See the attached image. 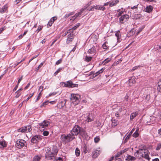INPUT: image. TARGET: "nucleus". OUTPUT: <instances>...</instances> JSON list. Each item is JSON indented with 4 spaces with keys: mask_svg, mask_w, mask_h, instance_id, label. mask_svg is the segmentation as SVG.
Listing matches in <instances>:
<instances>
[{
    "mask_svg": "<svg viewBox=\"0 0 161 161\" xmlns=\"http://www.w3.org/2000/svg\"><path fill=\"white\" fill-rule=\"evenodd\" d=\"M46 153L45 156L47 160L53 159L55 158L58 151V150L57 147L53 146L51 149L49 147H47L45 149Z\"/></svg>",
    "mask_w": 161,
    "mask_h": 161,
    "instance_id": "1",
    "label": "nucleus"
},
{
    "mask_svg": "<svg viewBox=\"0 0 161 161\" xmlns=\"http://www.w3.org/2000/svg\"><path fill=\"white\" fill-rule=\"evenodd\" d=\"M150 153L148 150L145 149H139L134 153V155L136 157L141 158V157L145 158L149 161L150 158L149 157Z\"/></svg>",
    "mask_w": 161,
    "mask_h": 161,
    "instance_id": "2",
    "label": "nucleus"
},
{
    "mask_svg": "<svg viewBox=\"0 0 161 161\" xmlns=\"http://www.w3.org/2000/svg\"><path fill=\"white\" fill-rule=\"evenodd\" d=\"M75 138L74 136L72 135L71 134H69L66 135L64 134L62 135L60 137L62 141L65 143L70 142Z\"/></svg>",
    "mask_w": 161,
    "mask_h": 161,
    "instance_id": "3",
    "label": "nucleus"
},
{
    "mask_svg": "<svg viewBox=\"0 0 161 161\" xmlns=\"http://www.w3.org/2000/svg\"><path fill=\"white\" fill-rule=\"evenodd\" d=\"M80 96L78 94H71L70 97L71 101L75 105L78 104L80 101Z\"/></svg>",
    "mask_w": 161,
    "mask_h": 161,
    "instance_id": "4",
    "label": "nucleus"
},
{
    "mask_svg": "<svg viewBox=\"0 0 161 161\" xmlns=\"http://www.w3.org/2000/svg\"><path fill=\"white\" fill-rule=\"evenodd\" d=\"M81 128L77 125H75L70 131V133L73 136L78 135L81 130Z\"/></svg>",
    "mask_w": 161,
    "mask_h": 161,
    "instance_id": "5",
    "label": "nucleus"
},
{
    "mask_svg": "<svg viewBox=\"0 0 161 161\" xmlns=\"http://www.w3.org/2000/svg\"><path fill=\"white\" fill-rule=\"evenodd\" d=\"M49 122L48 121L45 120L42 123L38 124L37 125L38 127L41 131H43L48 126Z\"/></svg>",
    "mask_w": 161,
    "mask_h": 161,
    "instance_id": "6",
    "label": "nucleus"
},
{
    "mask_svg": "<svg viewBox=\"0 0 161 161\" xmlns=\"http://www.w3.org/2000/svg\"><path fill=\"white\" fill-rule=\"evenodd\" d=\"M91 3H88L85 6L82 8L80 9V12L76 14L73 16L72 17V19H70L73 20H74L78 16L81 15L83 11L86 10V9L87 8L91 5Z\"/></svg>",
    "mask_w": 161,
    "mask_h": 161,
    "instance_id": "7",
    "label": "nucleus"
},
{
    "mask_svg": "<svg viewBox=\"0 0 161 161\" xmlns=\"http://www.w3.org/2000/svg\"><path fill=\"white\" fill-rule=\"evenodd\" d=\"M26 144V142L24 140L19 139L16 142L15 146L17 148L20 149L25 146Z\"/></svg>",
    "mask_w": 161,
    "mask_h": 161,
    "instance_id": "8",
    "label": "nucleus"
},
{
    "mask_svg": "<svg viewBox=\"0 0 161 161\" xmlns=\"http://www.w3.org/2000/svg\"><path fill=\"white\" fill-rule=\"evenodd\" d=\"M63 83L64 86L68 87H77L78 86V84L73 83L71 81H68L66 83L64 82Z\"/></svg>",
    "mask_w": 161,
    "mask_h": 161,
    "instance_id": "9",
    "label": "nucleus"
},
{
    "mask_svg": "<svg viewBox=\"0 0 161 161\" xmlns=\"http://www.w3.org/2000/svg\"><path fill=\"white\" fill-rule=\"evenodd\" d=\"M84 115L86 119V121L87 122H91L94 120V117L92 114L87 113Z\"/></svg>",
    "mask_w": 161,
    "mask_h": 161,
    "instance_id": "10",
    "label": "nucleus"
},
{
    "mask_svg": "<svg viewBox=\"0 0 161 161\" xmlns=\"http://www.w3.org/2000/svg\"><path fill=\"white\" fill-rule=\"evenodd\" d=\"M129 18V15L127 14H124L119 18L120 23H123L127 21Z\"/></svg>",
    "mask_w": 161,
    "mask_h": 161,
    "instance_id": "11",
    "label": "nucleus"
},
{
    "mask_svg": "<svg viewBox=\"0 0 161 161\" xmlns=\"http://www.w3.org/2000/svg\"><path fill=\"white\" fill-rule=\"evenodd\" d=\"M42 139V137L40 135H36L34 136L31 139V142L33 143L37 144Z\"/></svg>",
    "mask_w": 161,
    "mask_h": 161,
    "instance_id": "12",
    "label": "nucleus"
},
{
    "mask_svg": "<svg viewBox=\"0 0 161 161\" xmlns=\"http://www.w3.org/2000/svg\"><path fill=\"white\" fill-rule=\"evenodd\" d=\"M66 102V100L65 99L60 100L57 104L58 107L60 109L62 108L65 106Z\"/></svg>",
    "mask_w": 161,
    "mask_h": 161,
    "instance_id": "13",
    "label": "nucleus"
},
{
    "mask_svg": "<svg viewBox=\"0 0 161 161\" xmlns=\"http://www.w3.org/2000/svg\"><path fill=\"white\" fill-rule=\"evenodd\" d=\"M101 151L98 150H94L92 153V157L93 158H97L101 153Z\"/></svg>",
    "mask_w": 161,
    "mask_h": 161,
    "instance_id": "14",
    "label": "nucleus"
},
{
    "mask_svg": "<svg viewBox=\"0 0 161 161\" xmlns=\"http://www.w3.org/2000/svg\"><path fill=\"white\" fill-rule=\"evenodd\" d=\"M153 9V7L151 5H149L147 6L144 10L145 12L148 13H151Z\"/></svg>",
    "mask_w": 161,
    "mask_h": 161,
    "instance_id": "15",
    "label": "nucleus"
},
{
    "mask_svg": "<svg viewBox=\"0 0 161 161\" xmlns=\"http://www.w3.org/2000/svg\"><path fill=\"white\" fill-rule=\"evenodd\" d=\"M57 17H56L54 16L52 18H51L49 21L48 22V23L47 24V25L49 26H51L52 25V24L57 19Z\"/></svg>",
    "mask_w": 161,
    "mask_h": 161,
    "instance_id": "16",
    "label": "nucleus"
},
{
    "mask_svg": "<svg viewBox=\"0 0 161 161\" xmlns=\"http://www.w3.org/2000/svg\"><path fill=\"white\" fill-rule=\"evenodd\" d=\"M135 77L134 76H132L129 80V83L130 86H131V84H134L136 82Z\"/></svg>",
    "mask_w": 161,
    "mask_h": 161,
    "instance_id": "17",
    "label": "nucleus"
},
{
    "mask_svg": "<svg viewBox=\"0 0 161 161\" xmlns=\"http://www.w3.org/2000/svg\"><path fill=\"white\" fill-rule=\"evenodd\" d=\"M119 2L118 0H113L109 2V6L111 7L115 5Z\"/></svg>",
    "mask_w": 161,
    "mask_h": 161,
    "instance_id": "18",
    "label": "nucleus"
},
{
    "mask_svg": "<svg viewBox=\"0 0 161 161\" xmlns=\"http://www.w3.org/2000/svg\"><path fill=\"white\" fill-rule=\"evenodd\" d=\"M92 46V47L88 50V53L90 54L94 53L96 51L95 47L93 45Z\"/></svg>",
    "mask_w": 161,
    "mask_h": 161,
    "instance_id": "19",
    "label": "nucleus"
},
{
    "mask_svg": "<svg viewBox=\"0 0 161 161\" xmlns=\"http://www.w3.org/2000/svg\"><path fill=\"white\" fill-rule=\"evenodd\" d=\"M115 35L117 37L118 42H119L121 37V34L120 31H116L115 33Z\"/></svg>",
    "mask_w": 161,
    "mask_h": 161,
    "instance_id": "20",
    "label": "nucleus"
},
{
    "mask_svg": "<svg viewBox=\"0 0 161 161\" xmlns=\"http://www.w3.org/2000/svg\"><path fill=\"white\" fill-rule=\"evenodd\" d=\"M95 9L97 10L103 11L105 8L103 6L98 5L95 6Z\"/></svg>",
    "mask_w": 161,
    "mask_h": 161,
    "instance_id": "21",
    "label": "nucleus"
},
{
    "mask_svg": "<svg viewBox=\"0 0 161 161\" xmlns=\"http://www.w3.org/2000/svg\"><path fill=\"white\" fill-rule=\"evenodd\" d=\"M8 9V6L7 5H5L3 6L2 8L0 9V13H4Z\"/></svg>",
    "mask_w": 161,
    "mask_h": 161,
    "instance_id": "22",
    "label": "nucleus"
},
{
    "mask_svg": "<svg viewBox=\"0 0 161 161\" xmlns=\"http://www.w3.org/2000/svg\"><path fill=\"white\" fill-rule=\"evenodd\" d=\"M138 114V112L136 111L133 112L130 115V120H132Z\"/></svg>",
    "mask_w": 161,
    "mask_h": 161,
    "instance_id": "23",
    "label": "nucleus"
},
{
    "mask_svg": "<svg viewBox=\"0 0 161 161\" xmlns=\"http://www.w3.org/2000/svg\"><path fill=\"white\" fill-rule=\"evenodd\" d=\"M112 126L113 127H115L118 124V120H116L115 119H112Z\"/></svg>",
    "mask_w": 161,
    "mask_h": 161,
    "instance_id": "24",
    "label": "nucleus"
},
{
    "mask_svg": "<svg viewBox=\"0 0 161 161\" xmlns=\"http://www.w3.org/2000/svg\"><path fill=\"white\" fill-rule=\"evenodd\" d=\"M157 90L160 92H161V79L160 80L158 83Z\"/></svg>",
    "mask_w": 161,
    "mask_h": 161,
    "instance_id": "25",
    "label": "nucleus"
},
{
    "mask_svg": "<svg viewBox=\"0 0 161 161\" xmlns=\"http://www.w3.org/2000/svg\"><path fill=\"white\" fill-rule=\"evenodd\" d=\"M7 144L5 141L0 142V147L1 148H3L4 147H6Z\"/></svg>",
    "mask_w": 161,
    "mask_h": 161,
    "instance_id": "26",
    "label": "nucleus"
},
{
    "mask_svg": "<svg viewBox=\"0 0 161 161\" xmlns=\"http://www.w3.org/2000/svg\"><path fill=\"white\" fill-rule=\"evenodd\" d=\"M26 130L25 127L24 126L18 129V132H21L22 133L26 132L27 131Z\"/></svg>",
    "mask_w": 161,
    "mask_h": 161,
    "instance_id": "27",
    "label": "nucleus"
},
{
    "mask_svg": "<svg viewBox=\"0 0 161 161\" xmlns=\"http://www.w3.org/2000/svg\"><path fill=\"white\" fill-rule=\"evenodd\" d=\"M125 159L128 161H134L136 159V158L132 156L128 155L127 158Z\"/></svg>",
    "mask_w": 161,
    "mask_h": 161,
    "instance_id": "28",
    "label": "nucleus"
},
{
    "mask_svg": "<svg viewBox=\"0 0 161 161\" xmlns=\"http://www.w3.org/2000/svg\"><path fill=\"white\" fill-rule=\"evenodd\" d=\"M41 158L40 156L38 155L35 156L33 158V161H39Z\"/></svg>",
    "mask_w": 161,
    "mask_h": 161,
    "instance_id": "29",
    "label": "nucleus"
},
{
    "mask_svg": "<svg viewBox=\"0 0 161 161\" xmlns=\"http://www.w3.org/2000/svg\"><path fill=\"white\" fill-rule=\"evenodd\" d=\"M139 128H137L136 131L133 134V136L135 138H136L139 136V134L138 133Z\"/></svg>",
    "mask_w": 161,
    "mask_h": 161,
    "instance_id": "30",
    "label": "nucleus"
},
{
    "mask_svg": "<svg viewBox=\"0 0 161 161\" xmlns=\"http://www.w3.org/2000/svg\"><path fill=\"white\" fill-rule=\"evenodd\" d=\"M92 58V57L86 56L84 59V60L86 62H89L91 60Z\"/></svg>",
    "mask_w": 161,
    "mask_h": 161,
    "instance_id": "31",
    "label": "nucleus"
},
{
    "mask_svg": "<svg viewBox=\"0 0 161 161\" xmlns=\"http://www.w3.org/2000/svg\"><path fill=\"white\" fill-rule=\"evenodd\" d=\"M80 25V24L78 23L75 26L72 28L70 29L69 30V31H70V32H71L72 30H75Z\"/></svg>",
    "mask_w": 161,
    "mask_h": 161,
    "instance_id": "32",
    "label": "nucleus"
},
{
    "mask_svg": "<svg viewBox=\"0 0 161 161\" xmlns=\"http://www.w3.org/2000/svg\"><path fill=\"white\" fill-rule=\"evenodd\" d=\"M25 127V129H26V130L27 131L26 132H30L31 131L32 129L31 128V125H27Z\"/></svg>",
    "mask_w": 161,
    "mask_h": 161,
    "instance_id": "33",
    "label": "nucleus"
},
{
    "mask_svg": "<svg viewBox=\"0 0 161 161\" xmlns=\"http://www.w3.org/2000/svg\"><path fill=\"white\" fill-rule=\"evenodd\" d=\"M144 65L143 64H142L141 65H139L137 66H136L133 68L131 70V71H134L136 69H137L138 68H139L141 67H143Z\"/></svg>",
    "mask_w": 161,
    "mask_h": 161,
    "instance_id": "34",
    "label": "nucleus"
},
{
    "mask_svg": "<svg viewBox=\"0 0 161 161\" xmlns=\"http://www.w3.org/2000/svg\"><path fill=\"white\" fill-rule=\"evenodd\" d=\"M118 13L117 14V15L118 17H119L121 15L124 13V10H121L120 9H119L117 11Z\"/></svg>",
    "mask_w": 161,
    "mask_h": 161,
    "instance_id": "35",
    "label": "nucleus"
},
{
    "mask_svg": "<svg viewBox=\"0 0 161 161\" xmlns=\"http://www.w3.org/2000/svg\"><path fill=\"white\" fill-rule=\"evenodd\" d=\"M80 154V151L78 147H77L75 150V154L77 156H78Z\"/></svg>",
    "mask_w": 161,
    "mask_h": 161,
    "instance_id": "36",
    "label": "nucleus"
},
{
    "mask_svg": "<svg viewBox=\"0 0 161 161\" xmlns=\"http://www.w3.org/2000/svg\"><path fill=\"white\" fill-rule=\"evenodd\" d=\"M63 69L62 68H58L57 70L54 73L53 75L54 76H56L57 74L60 72L61 70Z\"/></svg>",
    "mask_w": 161,
    "mask_h": 161,
    "instance_id": "37",
    "label": "nucleus"
},
{
    "mask_svg": "<svg viewBox=\"0 0 161 161\" xmlns=\"http://www.w3.org/2000/svg\"><path fill=\"white\" fill-rule=\"evenodd\" d=\"M110 60L108 58H107L105 59L102 62V64H103V65H105L108 62H109Z\"/></svg>",
    "mask_w": 161,
    "mask_h": 161,
    "instance_id": "38",
    "label": "nucleus"
},
{
    "mask_svg": "<svg viewBox=\"0 0 161 161\" xmlns=\"http://www.w3.org/2000/svg\"><path fill=\"white\" fill-rule=\"evenodd\" d=\"M74 13H75V12H70V13H69V14H66L65 15L64 17L65 18H68L69 16H70V15H72L74 14Z\"/></svg>",
    "mask_w": 161,
    "mask_h": 161,
    "instance_id": "39",
    "label": "nucleus"
},
{
    "mask_svg": "<svg viewBox=\"0 0 161 161\" xmlns=\"http://www.w3.org/2000/svg\"><path fill=\"white\" fill-rule=\"evenodd\" d=\"M107 43L105 42L103 44L102 46L103 49H107L108 48V46L107 44Z\"/></svg>",
    "mask_w": 161,
    "mask_h": 161,
    "instance_id": "40",
    "label": "nucleus"
},
{
    "mask_svg": "<svg viewBox=\"0 0 161 161\" xmlns=\"http://www.w3.org/2000/svg\"><path fill=\"white\" fill-rule=\"evenodd\" d=\"M94 9H95V6L94 5L92 6H91L90 7V8H88L87 9V10L89 11H94Z\"/></svg>",
    "mask_w": 161,
    "mask_h": 161,
    "instance_id": "41",
    "label": "nucleus"
},
{
    "mask_svg": "<svg viewBox=\"0 0 161 161\" xmlns=\"http://www.w3.org/2000/svg\"><path fill=\"white\" fill-rule=\"evenodd\" d=\"M100 140V137L99 136H97L96 137H95L94 139V142L97 143L99 142Z\"/></svg>",
    "mask_w": 161,
    "mask_h": 161,
    "instance_id": "42",
    "label": "nucleus"
},
{
    "mask_svg": "<svg viewBox=\"0 0 161 161\" xmlns=\"http://www.w3.org/2000/svg\"><path fill=\"white\" fill-rule=\"evenodd\" d=\"M136 31V30H134V29H131L129 32V33L131 35H133L135 33Z\"/></svg>",
    "mask_w": 161,
    "mask_h": 161,
    "instance_id": "43",
    "label": "nucleus"
},
{
    "mask_svg": "<svg viewBox=\"0 0 161 161\" xmlns=\"http://www.w3.org/2000/svg\"><path fill=\"white\" fill-rule=\"evenodd\" d=\"M83 152L85 153H87L88 151V148L86 146H84L83 148Z\"/></svg>",
    "mask_w": 161,
    "mask_h": 161,
    "instance_id": "44",
    "label": "nucleus"
},
{
    "mask_svg": "<svg viewBox=\"0 0 161 161\" xmlns=\"http://www.w3.org/2000/svg\"><path fill=\"white\" fill-rule=\"evenodd\" d=\"M122 110V108H120L119 109V110L116 113H115V116L117 117H118L119 118V112H121Z\"/></svg>",
    "mask_w": 161,
    "mask_h": 161,
    "instance_id": "45",
    "label": "nucleus"
},
{
    "mask_svg": "<svg viewBox=\"0 0 161 161\" xmlns=\"http://www.w3.org/2000/svg\"><path fill=\"white\" fill-rule=\"evenodd\" d=\"M142 17V15L140 14H135V17L137 19L140 18Z\"/></svg>",
    "mask_w": 161,
    "mask_h": 161,
    "instance_id": "46",
    "label": "nucleus"
},
{
    "mask_svg": "<svg viewBox=\"0 0 161 161\" xmlns=\"http://www.w3.org/2000/svg\"><path fill=\"white\" fill-rule=\"evenodd\" d=\"M15 93L16 94L15 97L16 98L18 97L21 94L20 92H19V91H17L15 92Z\"/></svg>",
    "mask_w": 161,
    "mask_h": 161,
    "instance_id": "47",
    "label": "nucleus"
},
{
    "mask_svg": "<svg viewBox=\"0 0 161 161\" xmlns=\"http://www.w3.org/2000/svg\"><path fill=\"white\" fill-rule=\"evenodd\" d=\"M73 39L71 38H67L66 42V43L67 44L69 43L70 42H71L72 41Z\"/></svg>",
    "mask_w": 161,
    "mask_h": 161,
    "instance_id": "48",
    "label": "nucleus"
},
{
    "mask_svg": "<svg viewBox=\"0 0 161 161\" xmlns=\"http://www.w3.org/2000/svg\"><path fill=\"white\" fill-rule=\"evenodd\" d=\"M43 63H41L38 66V67L36 68V70L37 71H38L41 68V67L43 65Z\"/></svg>",
    "mask_w": 161,
    "mask_h": 161,
    "instance_id": "49",
    "label": "nucleus"
},
{
    "mask_svg": "<svg viewBox=\"0 0 161 161\" xmlns=\"http://www.w3.org/2000/svg\"><path fill=\"white\" fill-rule=\"evenodd\" d=\"M161 148V143H159L158 144L157 146L156 147V150H159Z\"/></svg>",
    "mask_w": 161,
    "mask_h": 161,
    "instance_id": "50",
    "label": "nucleus"
},
{
    "mask_svg": "<svg viewBox=\"0 0 161 161\" xmlns=\"http://www.w3.org/2000/svg\"><path fill=\"white\" fill-rule=\"evenodd\" d=\"M67 38H71L73 39L74 36L73 33H70L67 36Z\"/></svg>",
    "mask_w": 161,
    "mask_h": 161,
    "instance_id": "51",
    "label": "nucleus"
},
{
    "mask_svg": "<svg viewBox=\"0 0 161 161\" xmlns=\"http://www.w3.org/2000/svg\"><path fill=\"white\" fill-rule=\"evenodd\" d=\"M55 160V161H62V159L60 157H56L55 158H54Z\"/></svg>",
    "mask_w": 161,
    "mask_h": 161,
    "instance_id": "52",
    "label": "nucleus"
},
{
    "mask_svg": "<svg viewBox=\"0 0 161 161\" xmlns=\"http://www.w3.org/2000/svg\"><path fill=\"white\" fill-rule=\"evenodd\" d=\"M121 154H122V153L121 152V151L118 152L117 153V154H116L115 155V157L116 158L118 157H119Z\"/></svg>",
    "mask_w": 161,
    "mask_h": 161,
    "instance_id": "53",
    "label": "nucleus"
},
{
    "mask_svg": "<svg viewBox=\"0 0 161 161\" xmlns=\"http://www.w3.org/2000/svg\"><path fill=\"white\" fill-rule=\"evenodd\" d=\"M42 27H43L41 26H39L36 30V31H37L38 32H39L42 30Z\"/></svg>",
    "mask_w": 161,
    "mask_h": 161,
    "instance_id": "54",
    "label": "nucleus"
},
{
    "mask_svg": "<svg viewBox=\"0 0 161 161\" xmlns=\"http://www.w3.org/2000/svg\"><path fill=\"white\" fill-rule=\"evenodd\" d=\"M49 134V132L48 131H45L43 132V134L44 136H47Z\"/></svg>",
    "mask_w": 161,
    "mask_h": 161,
    "instance_id": "55",
    "label": "nucleus"
},
{
    "mask_svg": "<svg viewBox=\"0 0 161 161\" xmlns=\"http://www.w3.org/2000/svg\"><path fill=\"white\" fill-rule=\"evenodd\" d=\"M62 62V59H60L59 60H58L57 61V62L56 63V65H58L60 64Z\"/></svg>",
    "mask_w": 161,
    "mask_h": 161,
    "instance_id": "56",
    "label": "nucleus"
},
{
    "mask_svg": "<svg viewBox=\"0 0 161 161\" xmlns=\"http://www.w3.org/2000/svg\"><path fill=\"white\" fill-rule=\"evenodd\" d=\"M48 103V101L42 103V104L41 105V106L42 107V106H44L45 105H47Z\"/></svg>",
    "mask_w": 161,
    "mask_h": 161,
    "instance_id": "57",
    "label": "nucleus"
},
{
    "mask_svg": "<svg viewBox=\"0 0 161 161\" xmlns=\"http://www.w3.org/2000/svg\"><path fill=\"white\" fill-rule=\"evenodd\" d=\"M142 28H140L138 31H137V32L136 33V35L137 36L142 31Z\"/></svg>",
    "mask_w": 161,
    "mask_h": 161,
    "instance_id": "58",
    "label": "nucleus"
},
{
    "mask_svg": "<svg viewBox=\"0 0 161 161\" xmlns=\"http://www.w3.org/2000/svg\"><path fill=\"white\" fill-rule=\"evenodd\" d=\"M22 78H23V76H21L20 78H19V79L18 80V83H17V84L18 85L19 84L21 81L22 80Z\"/></svg>",
    "mask_w": 161,
    "mask_h": 161,
    "instance_id": "59",
    "label": "nucleus"
},
{
    "mask_svg": "<svg viewBox=\"0 0 161 161\" xmlns=\"http://www.w3.org/2000/svg\"><path fill=\"white\" fill-rule=\"evenodd\" d=\"M33 94H34V93H32V94H30L29 95V97H28L26 99V100L27 101L28 100H29V99L30 98H31V97L33 96Z\"/></svg>",
    "mask_w": 161,
    "mask_h": 161,
    "instance_id": "60",
    "label": "nucleus"
},
{
    "mask_svg": "<svg viewBox=\"0 0 161 161\" xmlns=\"http://www.w3.org/2000/svg\"><path fill=\"white\" fill-rule=\"evenodd\" d=\"M104 69L105 68H103L99 70L98 71V72H99L100 74L102 73Z\"/></svg>",
    "mask_w": 161,
    "mask_h": 161,
    "instance_id": "61",
    "label": "nucleus"
},
{
    "mask_svg": "<svg viewBox=\"0 0 161 161\" xmlns=\"http://www.w3.org/2000/svg\"><path fill=\"white\" fill-rule=\"evenodd\" d=\"M130 135L129 134V135L126 136V137L125 141H127V140L130 138Z\"/></svg>",
    "mask_w": 161,
    "mask_h": 161,
    "instance_id": "62",
    "label": "nucleus"
},
{
    "mask_svg": "<svg viewBox=\"0 0 161 161\" xmlns=\"http://www.w3.org/2000/svg\"><path fill=\"white\" fill-rule=\"evenodd\" d=\"M135 128L134 127L130 131V132L129 133V134L130 135H131L133 133V132L135 130Z\"/></svg>",
    "mask_w": 161,
    "mask_h": 161,
    "instance_id": "63",
    "label": "nucleus"
},
{
    "mask_svg": "<svg viewBox=\"0 0 161 161\" xmlns=\"http://www.w3.org/2000/svg\"><path fill=\"white\" fill-rule=\"evenodd\" d=\"M18 85H18V84L15 86V87L14 88V89H13V92H14L17 89L18 87Z\"/></svg>",
    "mask_w": 161,
    "mask_h": 161,
    "instance_id": "64",
    "label": "nucleus"
}]
</instances>
